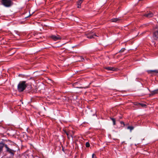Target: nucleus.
Returning <instances> with one entry per match:
<instances>
[{"label":"nucleus","mask_w":158,"mask_h":158,"mask_svg":"<svg viewBox=\"0 0 158 158\" xmlns=\"http://www.w3.org/2000/svg\"><path fill=\"white\" fill-rule=\"evenodd\" d=\"M27 86L26 81H22L19 83L18 85V89L19 92L23 91Z\"/></svg>","instance_id":"1"},{"label":"nucleus","mask_w":158,"mask_h":158,"mask_svg":"<svg viewBox=\"0 0 158 158\" xmlns=\"http://www.w3.org/2000/svg\"><path fill=\"white\" fill-rule=\"evenodd\" d=\"M1 1L2 4L6 7H10L12 4V2L11 0H1Z\"/></svg>","instance_id":"2"},{"label":"nucleus","mask_w":158,"mask_h":158,"mask_svg":"<svg viewBox=\"0 0 158 158\" xmlns=\"http://www.w3.org/2000/svg\"><path fill=\"white\" fill-rule=\"evenodd\" d=\"M50 37L54 40V41H57L59 40H61L62 38L59 35H52Z\"/></svg>","instance_id":"3"},{"label":"nucleus","mask_w":158,"mask_h":158,"mask_svg":"<svg viewBox=\"0 0 158 158\" xmlns=\"http://www.w3.org/2000/svg\"><path fill=\"white\" fill-rule=\"evenodd\" d=\"M5 147L6 148V152H8L9 153L13 155H14V151L13 150H12L8 148L6 144L5 145Z\"/></svg>","instance_id":"4"},{"label":"nucleus","mask_w":158,"mask_h":158,"mask_svg":"<svg viewBox=\"0 0 158 158\" xmlns=\"http://www.w3.org/2000/svg\"><path fill=\"white\" fill-rule=\"evenodd\" d=\"M105 69L108 71H115V68L114 67H107L105 68Z\"/></svg>","instance_id":"5"},{"label":"nucleus","mask_w":158,"mask_h":158,"mask_svg":"<svg viewBox=\"0 0 158 158\" xmlns=\"http://www.w3.org/2000/svg\"><path fill=\"white\" fill-rule=\"evenodd\" d=\"M151 93L150 95H153L156 94H158V89L151 91Z\"/></svg>","instance_id":"6"},{"label":"nucleus","mask_w":158,"mask_h":158,"mask_svg":"<svg viewBox=\"0 0 158 158\" xmlns=\"http://www.w3.org/2000/svg\"><path fill=\"white\" fill-rule=\"evenodd\" d=\"M5 144L3 143H0V154L2 151V149L4 146H5Z\"/></svg>","instance_id":"7"},{"label":"nucleus","mask_w":158,"mask_h":158,"mask_svg":"<svg viewBox=\"0 0 158 158\" xmlns=\"http://www.w3.org/2000/svg\"><path fill=\"white\" fill-rule=\"evenodd\" d=\"M84 0H79L77 2V7L78 8H81V5L83 2Z\"/></svg>","instance_id":"8"},{"label":"nucleus","mask_w":158,"mask_h":158,"mask_svg":"<svg viewBox=\"0 0 158 158\" xmlns=\"http://www.w3.org/2000/svg\"><path fill=\"white\" fill-rule=\"evenodd\" d=\"M153 14L151 12H149L148 14H146L145 16L148 17H151L153 16Z\"/></svg>","instance_id":"9"},{"label":"nucleus","mask_w":158,"mask_h":158,"mask_svg":"<svg viewBox=\"0 0 158 158\" xmlns=\"http://www.w3.org/2000/svg\"><path fill=\"white\" fill-rule=\"evenodd\" d=\"M94 36H97L95 34H88L87 35V38L91 39L93 38H94Z\"/></svg>","instance_id":"10"},{"label":"nucleus","mask_w":158,"mask_h":158,"mask_svg":"<svg viewBox=\"0 0 158 158\" xmlns=\"http://www.w3.org/2000/svg\"><path fill=\"white\" fill-rule=\"evenodd\" d=\"M148 73H152V72H154L155 73H158V70H150L148 71Z\"/></svg>","instance_id":"11"},{"label":"nucleus","mask_w":158,"mask_h":158,"mask_svg":"<svg viewBox=\"0 0 158 158\" xmlns=\"http://www.w3.org/2000/svg\"><path fill=\"white\" fill-rule=\"evenodd\" d=\"M120 19L118 18H116L114 19H111V21L112 22H117L118 21H119Z\"/></svg>","instance_id":"12"},{"label":"nucleus","mask_w":158,"mask_h":158,"mask_svg":"<svg viewBox=\"0 0 158 158\" xmlns=\"http://www.w3.org/2000/svg\"><path fill=\"white\" fill-rule=\"evenodd\" d=\"M111 119L113 121V124L114 125H115V120L114 118H111Z\"/></svg>","instance_id":"13"},{"label":"nucleus","mask_w":158,"mask_h":158,"mask_svg":"<svg viewBox=\"0 0 158 158\" xmlns=\"http://www.w3.org/2000/svg\"><path fill=\"white\" fill-rule=\"evenodd\" d=\"M127 128L130 129L131 131L133 129L134 127L132 126H129Z\"/></svg>","instance_id":"14"},{"label":"nucleus","mask_w":158,"mask_h":158,"mask_svg":"<svg viewBox=\"0 0 158 158\" xmlns=\"http://www.w3.org/2000/svg\"><path fill=\"white\" fill-rule=\"evenodd\" d=\"M85 146L86 147H89L90 146L89 143V142H86L85 144Z\"/></svg>","instance_id":"15"},{"label":"nucleus","mask_w":158,"mask_h":158,"mask_svg":"<svg viewBox=\"0 0 158 158\" xmlns=\"http://www.w3.org/2000/svg\"><path fill=\"white\" fill-rule=\"evenodd\" d=\"M65 132L66 133V135H67L68 137L69 138V137L70 135H69V132L65 131Z\"/></svg>","instance_id":"16"},{"label":"nucleus","mask_w":158,"mask_h":158,"mask_svg":"<svg viewBox=\"0 0 158 158\" xmlns=\"http://www.w3.org/2000/svg\"><path fill=\"white\" fill-rule=\"evenodd\" d=\"M92 158H97L96 156L94 154H93L92 155Z\"/></svg>","instance_id":"17"},{"label":"nucleus","mask_w":158,"mask_h":158,"mask_svg":"<svg viewBox=\"0 0 158 158\" xmlns=\"http://www.w3.org/2000/svg\"><path fill=\"white\" fill-rule=\"evenodd\" d=\"M80 58H81V60L80 61H83V60H84V58H83L81 56Z\"/></svg>","instance_id":"18"},{"label":"nucleus","mask_w":158,"mask_h":158,"mask_svg":"<svg viewBox=\"0 0 158 158\" xmlns=\"http://www.w3.org/2000/svg\"><path fill=\"white\" fill-rule=\"evenodd\" d=\"M140 105L142 106H146V105L143 104H140Z\"/></svg>","instance_id":"19"},{"label":"nucleus","mask_w":158,"mask_h":158,"mask_svg":"<svg viewBox=\"0 0 158 158\" xmlns=\"http://www.w3.org/2000/svg\"><path fill=\"white\" fill-rule=\"evenodd\" d=\"M120 123L121 124H123L124 125V123L123 122L121 121V122Z\"/></svg>","instance_id":"20"},{"label":"nucleus","mask_w":158,"mask_h":158,"mask_svg":"<svg viewBox=\"0 0 158 158\" xmlns=\"http://www.w3.org/2000/svg\"><path fill=\"white\" fill-rule=\"evenodd\" d=\"M120 51L123 52L124 51V49H122Z\"/></svg>","instance_id":"21"},{"label":"nucleus","mask_w":158,"mask_h":158,"mask_svg":"<svg viewBox=\"0 0 158 158\" xmlns=\"http://www.w3.org/2000/svg\"><path fill=\"white\" fill-rule=\"evenodd\" d=\"M74 158H76V157H75Z\"/></svg>","instance_id":"22"}]
</instances>
